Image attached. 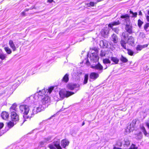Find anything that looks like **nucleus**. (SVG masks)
I'll list each match as a JSON object with an SVG mask.
<instances>
[{
    "instance_id": "1",
    "label": "nucleus",
    "mask_w": 149,
    "mask_h": 149,
    "mask_svg": "<svg viewBox=\"0 0 149 149\" xmlns=\"http://www.w3.org/2000/svg\"><path fill=\"white\" fill-rule=\"evenodd\" d=\"M16 107V104L14 103L9 109L11 119L12 121L14 122L18 121L19 119V116L16 112L17 110Z\"/></svg>"
},
{
    "instance_id": "2",
    "label": "nucleus",
    "mask_w": 149,
    "mask_h": 149,
    "mask_svg": "<svg viewBox=\"0 0 149 149\" xmlns=\"http://www.w3.org/2000/svg\"><path fill=\"white\" fill-rule=\"evenodd\" d=\"M19 109L20 110V112L24 114L23 117L25 119V118H28L29 116H27L29 109V107L26 105H22L19 106ZM32 116H29L31 117Z\"/></svg>"
},
{
    "instance_id": "3",
    "label": "nucleus",
    "mask_w": 149,
    "mask_h": 149,
    "mask_svg": "<svg viewBox=\"0 0 149 149\" xmlns=\"http://www.w3.org/2000/svg\"><path fill=\"white\" fill-rule=\"evenodd\" d=\"M122 37L120 41V44L122 47L126 49V44L127 43V39L128 37V34L126 32L123 33L122 34Z\"/></svg>"
},
{
    "instance_id": "4",
    "label": "nucleus",
    "mask_w": 149,
    "mask_h": 149,
    "mask_svg": "<svg viewBox=\"0 0 149 149\" xmlns=\"http://www.w3.org/2000/svg\"><path fill=\"white\" fill-rule=\"evenodd\" d=\"M74 94V93L73 92L64 90H61L59 92V95L62 99H63L65 97H68Z\"/></svg>"
},
{
    "instance_id": "5",
    "label": "nucleus",
    "mask_w": 149,
    "mask_h": 149,
    "mask_svg": "<svg viewBox=\"0 0 149 149\" xmlns=\"http://www.w3.org/2000/svg\"><path fill=\"white\" fill-rule=\"evenodd\" d=\"M90 58L91 61L93 62L97 61L99 59L97 51H95V52H93L90 55Z\"/></svg>"
},
{
    "instance_id": "6",
    "label": "nucleus",
    "mask_w": 149,
    "mask_h": 149,
    "mask_svg": "<svg viewBox=\"0 0 149 149\" xmlns=\"http://www.w3.org/2000/svg\"><path fill=\"white\" fill-rule=\"evenodd\" d=\"M50 97L48 96H45L41 100V102L44 105L43 107H47L49 104L50 102Z\"/></svg>"
},
{
    "instance_id": "7",
    "label": "nucleus",
    "mask_w": 149,
    "mask_h": 149,
    "mask_svg": "<svg viewBox=\"0 0 149 149\" xmlns=\"http://www.w3.org/2000/svg\"><path fill=\"white\" fill-rule=\"evenodd\" d=\"M136 122V120H134L132 121L130 124L127 127L126 130V132L130 133L134 130Z\"/></svg>"
},
{
    "instance_id": "8",
    "label": "nucleus",
    "mask_w": 149,
    "mask_h": 149,
    "mask_svg": "<svg viewBox=\"0 0 149 149\" xmlns=\"http://www.w3.org/2000/svg\"><path fill=\"white\" fill-rule=\"evenodd\" d=\"M91 68L99 70L100 71V72H99V73H100L102 72L103 68V66L99 63L95 65H92Z\"/></svg>"
},
{
    "instance_id": "9",
    "label": "nucleus",
    "mask_w": 149,
    "mask_h": 149,
    "mask_svg": "<svg viewBox=\"0 0 149 149\" xmlns=\"http://www.w3.org/2000/svg\"><path fill=\"white\" fill-rule=\"evenodd\" d=\"M53 87H51L48 89H45L42 90L41 91H42V94L44 95H47V94L49 93V94L51 93L53 89Z\"/></svg>"
},
{
    "instance_id": "10",
    "label": "nucleus",
    "mask_w": 149,
    "mask_h": 149,
    "mask_svg": "<svg viewBox=\"0 0 149 149\" xmlns=\"http://www.w3.org/2000/svg\"><path fill=\"white\" fill-rule=\"evenodd\" d=\"M130 16L127 14L125 15H123L120 16V18H125L123 20L125 22L126 24H129L130 19L129 18Z\"/></svg>"
},
{
    "instance_id": "11",
    "label": "nucleus",
    "mask_w": 149,
    "mask_h": 149,
    "mask_svg": "<svg viewBox=\"0 0 149 149\" xmlns=\"http://www.w3.org/2000/svg\"><path fill=\"white\" fill-rule=\"evenodd\" d=\"M79 86L80 85L79 84H69L67 86L68 88L71 90H73L75 88H79Z\"/></svg>"
},
{
    "instance_id": "12",
    "label": "nucleus",
    "mask_w": 149,
    "mask_h": 149,
    "mask_svg": "<svg viewBox=\"0 0 149 149\" xmlns=\"http://www.w3.org/2000/svg\"><path fill=\"white\" fill-rule=\"evenodd\" d=\"M109 30L107 28H106L102 30L101 33L102 36L104 38H106L109 33Z\"/></svg>"
},
{
    "instance_id": "13",
    "label": "nucleus",
    "mask_w": 149,
    "mask_h": 149,
    "mask_svg": "<svg viewBox=\"0 0 149 149\" xmlns=\"http://www.w3.org/2000/svg\"><path fill=\"white\" fill-rule=\"evenodd\" d=\"M125 29L126 31L130 34L132 33V25L130 24H126Z\"/></svg>"
},
{
    "instance_id": "14",
    "label": "nucleus",
    "mask_w": 149,
    "mask_h": 149,
    "mask_svg": "<svg viewBox=\"0 0 149 149\" xmlns=\"http://www.w3.org/2000/svg\"><path fill=\"white\" fill-rule=\"evenodd\" d=\"M99 74L96 72H93L91 73L90 74V79H96L99 77Z\"/></svg>"
},
{
    "instance_id": "15",
    "label": "nucleus",
    "mask_w": 149,
    "mask_h": 149,
    "mask_svg": "<svg viewBox=\"0 0 149 149\" xmlns=\"http://www.w3.org/2000/svg\"><path fill=\"white\" fill-rule=\"evenodd\" d=\"M69 143V141L65 139L62 140L61 142V145L63 148H65L66 146H68Z\"/></svg>"
},
{
    "instance_id": "16",
    "label": "nucleus",
    "mask_w": 149,
    "mask_h": 149,
    "mask_svg": "<svg viewBox=\"0 0 149 149\" xmlns=\"http://www.w3.org/2000/svg\"><path fill=\"white\" fill-rule=\"evenodd\" d=\"M1 117L3 119L6 120L8 118L9 114L6 111L3 112L1 113Z\"/></svg>"
},
{
    "instance_id": "17",
    "label": "nucleus",
    "mask_w": 149,
    "mask_h": 149,
    "mask_svg": "<svg viewBox=\"0 0 149 149\" xmlns=\"http://www.w3.org/2000/svg\"><path fill=\"white\" fill-rule=\"evenodd\" d=\"M58 148V149H62L60 146V141L59 139H57L54 141L53 143Z\"/></svg>"
},
{
    "instance_id": "18",
    "label": "nucleus",
    "mask_w": 149,
    "mask_h": 149,
    "mask_svg": "<svg viewBox=\"0 0 149 149\" xmlns=\"http://www.w3.org/2000/svg\"><path fill=\"white\" fill-rule=\"evenodd\" d=\"M120 22L119 20L117 21H114L109 24L108 25V26L112 28V27L114 26H116L119 25L120 24Z\"/></svg>"
},
{
    "instance_id": "19",
    "label": "nucleus",
    "mask_w": 149,
    "mask_h": 149,
    "mask_svg": "<svg viewBox=\"0 0 149 149\" xmlns=\"http://www.w3.org/2000/svg\"><path fill=\"white\" fill-rule=\"evenodd\" d=\"M124 146L125 147H127L130 144V141L127 138L124 139Z\"/></svg>"
},
{
    "instance_id": "20",
    "label": "nucleus",
    "mask_w": 149,
    "mask_h": 149,
    "mask_svg": "<svg viewBox=\"0 0 149 149\" xmlns=\"http://www.w3.org/2000/svg\"><path fill=\"white\" fill-rule=\"evenodd\" d=\"M9 45L10 47L12 49L13 51H16V48L14 42L12 40L9 41Z\"/></svg>"
},
{
    "instance_id": "21",
    "label": "nucleus",
    "mask_w": 149,
    "mask_h": 149,
    "mask_svg": "<svg viewBox=\"0 0 149 149\" xmlns=\"http://www.w3.org/2000/svg\"><path fill=\"white\" fill-rule=\"evenodd\" d=\"M127 43L129 44L134 43V38L132 36L129 37L127 41Z\"/></svg>"
},
{
    "instance_id": "22",
    "label": "nucleus",
    "mask_w": 149,
    "mask_h": 149,
    "mask_svg": "<svg viewBox=\"0 0 149 149\" xmlns=\"http://www.w3.org/2000/svg\"><path fill=\"white\" fill-rule=\"evenodd\" d=\"M43 108H44L42 109V108L40 107H38L36 108V110L34 109L33 110V114H36L37 113L40 112Z\"/></svg>"
},
{
    "instance_id": "23",
    "label": "nucleus",
    "mask_w": 149,
    "mask_h": 149,
    "mask_svg": "<svg viewBox=\"0 0 149 149\" xmlns=\"http://www.w3.org/2000/svg\"><path fill=\"white\" fill-rule=\"evenodd\" d=\"M148 45L146 44L143 45H138L136 47V49L137 50H141L143 48L147 47Z\"/></svg>"
},
{
    "instance_id": "24",
    "label": "nucleus",
    "mask_w": 149,
    "mask_h": 149,
    "mask_svg": "<svg viewBox=\"0 0 149 149\" xmlns=\"http://www.w3.org/2000/svg\"><path fill=\"white\" fill-rule=\"evenodd\" d=\"M110 59L111 61L114 62L115 64H118L119 61V60L116 57H111Z\"/></svg>"
},
{
    "instance_id": "25",
    "label": "nucleus",
    "mask_w": 149,
    "mask_h": 149,
    "mask_svg": "<svg viewBox=\"0 0 149 149\" xmlns=\"http://www.w3.org/2000/svg\"><path fill=\"white\" fill-rule=\"evenodd\" d=\"M135 138L137 139H141L142 137V134L141 132L138 134H135Z\"/></svg>"
},
{
    "instance_id": "26",
    "label": "nucleus",
    "mask_w": 149,
    "mask_h": 149,
    "mask_svg": "<svg viewBox=\"0 0 149 149\" xmlns=\"http://www.w3.org/2000/svg\"><path fill=\"white\" fill-rule=\"evenodd\" d=\"M68 76L69 75L68 74H66L63 78L62 81L65 82H68L69 80Z\"/></svg>"
},
{
    "instance_id": "27",
    "label": "nucleus",
    "mask_w": 149,
    "mask_h": 149,
    "mask_svg": "<svg viewBox=\"0 0 149 149\" xmlns=\"http://www.w3.org/2000/svg\"><path fill=\"white\" fill-rule=\"evenodd\" d=\"M113 41L115 43H116L118 42V38L117 36L115 34H113L112 36Z\"/></svg>"
},
{
    "instance_id": "28",
    "label": "nucleus",
    "mask_w": 149,
    "mask_h": 149,
    "mask_svg": "<svg viewBox=\"0 0 149 149\" xmlns=\"http://www.w3.org/2000/svg\"><path fill=\"white\" fill-rule=\"evenodd\" d=\"M146 19L148 22H149V16H147ZM149 27V23H147L145 24L144 26V29L145 30H146Z\"/></svg>"
},
{
    "instance_id": "29",
    "label": "nucleus",
    "mask_w": 149,
    "mask_h": 149,
    "mask_svg": "<svg viewBox=\"0 0 149 149\" xmlns=\"http://www.w3.org/2000/svg\"><path fill=\"white\" fill-rule=\"evenodd\" d=\"M88 78V74H85L84 77V79L83 82L84 84H86L87 83Z\"/></svg>"
},
{
    "instance_id": "30",
    "label": "nucleus",
    "mask_w": 149,
    "mask_h": 149,
    "mask_svg": "<svg viewBox=\"0 0 149 149\" xmlns=\"http://www.w3.org/2000/svg\"><path fill=\"white\" fill-rule=\"evenodd\" d=\"M4 49L7 54H10L12 53L11 49L8 47H5L4 48Z\"/></svg>"
},
{
    "instance_id": "31",
    "label": "nucleus",
    "mask_w": 149,
    "mask_h": 149,
    "mask_svg": "<svg viewBox=\"0 0 149 149\" xmlns=\"http://www.w3.org/2000/svg\"><path fill=\"white\" fill-rule=\"evenodd\" d=\"M130 16L131 17H136L137 15V13H134L131 10H130Z\"/></svg>"
},
{
    "instance_id": "32",
    "label": "nucleus",
    "mask_w": 149,
    "mask_h": 149,
    "mask_svg": "<svg viewBox=\"0 0 149 149\" xmlns=\"http://www.w3.org/2000/svg\"><path fill=\"white\" fill-rule=\"evenodd\" d=\"M103 62L104 64H107L110 63L111 62L109 59L105 58L103 60Z\"/></svg>"
},
{
    "instance_id": "33",
    "label": "nucleus",
    "mask_w": 149,
    "mask_h": 149,
    "mask_svg": "<svg viewBox=\"0 0 149 149\" xmlns=\"http://www.w3.org/2000/svg\"><path fill=\"white\" fill-rule=\"evenodd\" d=\"M120 60L123 63H127L128 61L127 59L125 57L122 55L120 58Z\"/></svg>"
},
{
    "instance_id": "34",
    "label": "nucleus",
    "mask_w": 149,
    "mask_h": 149,
    "mask_svg": "<svg viewBox=\"0 0 149 149\" xmlns=\"http://www.w3.org/2000/svg\"><path fill=\"white\" fill-rule=\"evenodd\" d=\"M48 147L50 149H58L57 147L53 143L49 144Z\"/></svg>"
},
{
    "instance_id": "35",
    "label": "nucleus",
    "mask_w": 149,
    "mask_h": 149,
    "mask_svg": "<svg viewBox=\"0 0 149 149\" xmlns=\"http://www.w3.org/2000/svg\"><path fill=\"white\" fill-rule=\"evenodd\" d=\"M6 57V54H4L2 53H0V58L2 60H3Z\"/></svg>"
},
{
    "instance_id": "36",
    "label": "nucleus",
    "mask_w": 149,
    "mask_h": 149,
    "mask_svg": "<svg viewBox=\"0 0 149 149\" xmlns=\"http://www.w3.org/2000/svg\"><path fill=\"white\" fill-rule=\"evenodd\" d=\"M106 40H102L100 41V45H102L104 47H106L107 46V44Z\"/></svg>"
},
{
    "instance_id": "37",
    "label": "nucleus",
    "mask_w": 149,
    "mask_h": 149,
    "mask_svg": "<svg viewBox=\"0 0 149 149\" xmlns=\"http://www.w3.org/2000/svg\"><path fill=\"white\" fill-rule=\"evenodd\" d=\"M14 125V123L11 121L9 122L8 123V127L10 128L12 127Z\"/></svg>"
},
{
    "instance_id": "38",
    "label": "nucleus",
    "mask_w": 149,
    "mask_h": 149,
    "mask_svg": "<svg viewBox=\"0 0 149 149\" xmlns=\"http://www.w3.org/2000/svg\"><path fill=\"white\" fill-rule=\"evenodd\" d=\"M51 136H49L45 139V141L47 143L50 142L51 141Z\"/></svg>"
},
{
    "instance_id": "39",
    "label": "nucleus",
    "mask_w": 149,
    "mask_h": 149,
    "mask_svg": "<svg viewBox=\"0 0 149 149\" xmlns=\"http://www.w3.org/2000/svg\"><path fill=\"white\" fill-rule=\"evenodd\" d=\"M143 22L140 19H139L138 21V25L139 27H140L143 24Z\"/></svg>"
},
{
    "instance_id": "40",
    "label": "nucleus",
    "mask_w": 149,
    "mask_h": 149,
    "mask_svg": "<svg viewBox=\"0 0 149 149\" xmlns=\"http://www.w3.org/2000/svg\"><path fill=\"white\" fill-rule=\"evenodd\" d=\"M127 53L129 55H131V56H132L133 55L134 52L131 49H127Z\"/></svg>"
},
{
    "instance_id": "41",
    "label": "nucleus",
    "mask_w": 149,
    "mask_h": 149,
    "mask_svg": "<svg viewBox=\"0 0 149 149\" xmlns=\"http://www.w3.org/2000/svg\"><path fill=\"white\" fill-rule=\"evenodd\" d=\"M130 149H138V148L135 145L132 144V145L130 147Z\"/></svg>"
},
{
    "instance_id": "42",
    "label": "nucleus",
    "mask_w": 149,
    "mask_h": 149,
    "mask_svg": "<svg viewBox=\"0 0 149 149\" xmlns=\"http://www.w3.org/2000/svg\"><path fill=\"white\" fill-rule=\"evenodd\" d=\"M139 36L143 38H144L145 37V34L143 32H141L140 33Z\"/></svg>"
},
{
    "instance_id": "43",
    "label": "nucleus",
    "mask_w": 149,
    "mask_h": 149,
    "mask_svg": "<svg viewBox=\"0 0 149 149\" xmlns=\"http://www.w3.org/2000/svg\"><path fill=\"white\" fill-rule=\"evenodd\" d=\"M105 53L104 52H103L102 50L100 51V56L102 57L104 56H105Z\"/></svg>"
},
{
    "instance_id": "44",
    "label": "nucleus",
    "mask_w": 149,
    "mask_h": 149,
    "mask_svg": "<svg viewBox=\"0 0 149 149\" xmlns=\"http://www.w3.org/2000/svg\"><path fill=\"white\" fill-rule=\"evenodd\" d=\"M113 30L116 33H118L119 32V29H118L116 28H112Z\"/></svg>"
},
{
    "instance_id": "45",
    "label": "nucleus",
    "mask_w": 149,
    "mask_h": 149,
    "mask_svg": "<svg viewBox=\"0 0 149 149\" xmlns=\"http://www.w3.org/2000/svg\"><path fill=\"white\" fill-rule=\"evenodd\" d=\"M38 95L40 96H42L44 95L43 94H42V93L41 91H39L38 92Z\"/></svg>"
},
{
    "instance_id": "46",
    "label": "nucleus",
    "mask_w": 149,
    "mask_h": 149,
    "mask_svg": "<svg viewBox=\"0 0 149 149\" xmlns=\"http://www.w3.org/2000/svg\"><path fill=\"white\" fill-rule=\"evenodd\" d=\"M95 4V3L94 2H91L90 3V5L92 6H94Z\"/></svg>"
},
{
    "instance_id": "47",
    "label": "nucleus",
    "mask_w": 149,
    "mask_h": 149,
    "mask_svg": "<svg viewBox=\"0 0 149 149\" xmlns=\"http://www.w3.org/2000/svg\"><path fill=\"white\" fill-rule=\"evenodd\" d=\"M146 124L147 126L149 129V119L148 120V121L146 123Z\"/></svg>"
},
{
    "instance_id": "48",
    "label": "nucleus",
    "mask_w": 149,
    "mask_h": 149,
    "mask_svg": "<svg viewBox=\"0 0 149 149\" xmlns=\"http://www.w3.org/2000/svg\"><path fill=\"white\" fill-rule=\"evenodd\" d=\"M3 123H0V129L2 128L3 126Z\"/></svg>"
},
{
    "instance_id": "49",
    "label": "nucleus",
    "mask_w": 149,
    "mask_h": 149,
    "mask_svg": "<svg viewBox=\"0 0 149 149\" xmlns=\"http://www.w3.org/2000/svg\"><path fill=\"white\" fill-rule=\"evenodd\" d=\"M141 129L142 132H143L144 130H146L145 127L143 126H142L141 127Z\"/></svg>"
},
{
    "instance_id": "50",
    "label": "nucleus",
    "mask_w": 149,
    "mask_h": 149,
    "mask_svg": "<svg viewBox=\"0 0 149 149\" xmlns=\"http://www.w3.org/2000/svg\"><path fill=\"white\" fill-rule=\"evenodd\" d=\"M144 134L145 135H146L147 134V132L146 130H144V131H143V132Z\"/></svg>"
},
{
    "instance_id": "51",
    "label": "nucleus",
    "mask_w": 149,
    "mask_h": 149,
    "mask_svg": "<svg viewBox=\"0 0 149 149\" xmlns=\"http://www.w3.org/2000/svg\"><path fill=\"white\" fill-rule=\"evenodd\" d=\"M53 1V0H47V2L51 3Z\"/></svg>"
},
{
    "instance_id": "52",
    "label": "nucleus",
    "mask_w": 149,
    "mask_h": 149,
    "mask_svg": "<svg viewBox=\"0 0 149 149\" xmlns=\"http://www.w3.org/2000/svg\"><path fill=\"white\" fill-rule=\"evenodd\" d=\"M113 149H122L120 148H119L116 147H114L113 148Z\"/></svg>"
},
{
    "instance_id": "53",
    "label": "nucleus",
    "mask_w": 149,
    "mask_h": 149,
    "mask_svg": "<svg viewBox=\"0 0 149 149\" xmlns=\"http://www.w3.org/2000/svg\"><path fill=\"white\" fill-rule=\"evenodd\" d=\"M25 12L24 11L23 12H22L21 13L22 15H25Z\"/></svg>"
},
{
    "instance_id": "54",
    "label": "nucleus",
    "mask_w": 149,
    "mask_h": 149,
    "mask_svg": "<svg viewBox=\"0 0 149 149\" xmlns=\"http://www.w3.org/2000/svg\"><path fill=\"white\" fill-rule=\"evenodd\" d=\"M139 15H142V13L141 11H139Z\"/></svg>"
},
{
    "instance_id": "55",
    "label": "nucleus",
    "mask_w": 149,
    "mask_h": 149,
    "mask_svg": "<svg viewBox=\"0 0 149 149\" xmlns=\"http://www.w3.org/2000/svg\"><path fill=\"white\" fill-rule=\"evenodd\" d=\"M85 124V123L84 122V121H83V122L82 123V126H83Z\"/></svg>"
},
{
    "instance_id": "56",
    "label": "nucleus",
    "mask_w": 149,
    "mask_h": 149,
    "mask_svg": "<svg viewBox=\"0 0 149 149\" xmlns=\"http://www.w3.org/2000/svg\"><path fill=\"white\" fill-rule=\"evenodd\" d=\"M28 10H29L28 9H26L25 10H24V11H25V12L26 11H27Z\"/></svg>"
},
{
    "instance_id": "57",
    "label": "nucleus",
    "mask_w": 149,
    "mask_h": 149,
    "mask_svg": "<svg viewBox=\"0 0 149 149\" xmlns=\"http://www.w3.org/2000/svg\"><path fill=\"white\" fill-rule=\"evenodd\" d=\"M148 14L149 15V10L148 11Z\"/></svg>"
},
{
    "instance_id": "58",
    "label": "nucleus",
    "mask_w": 149,
    "mask_h": 149,
    "mask_svg": "<svg viewBox=\"0 0 149 149\" xmlns=\"http://www.w3.org/2000/svg\"><path fill=\"white\" fill-rule=\"evenodd\" d=\"M26 120H24V121H25Z\"/></svg>"
},
{
    "instance_id": "59",
    "label": "nucleus",
    "mask_w": 149,
    "mask_h": 149,
    "mask_svg": "<svg viewBox=\"0 0 149 149\" xmlns=\"http://www.w3.org/2000/svg\"><path fill=\"white\" fill-rule=\"evenodd\" d=\"M107 67L106 68H105V69H107Z\"/></svg>"
},
{
    "instance_id": "60",
    "label": "nucleus",
    "mask_w": 149,
    "mask_h": 149,
    "mask_svg": "<svg viewBox=\"0 0 149 149\" xmlns=\"http://www.w3.org/2000/svg\"><path fill=\"white\" fill-rule=\"evenodd\" d=\"M31 115H33L32 113H31Z\"/></svg>"
}]
</instances>
